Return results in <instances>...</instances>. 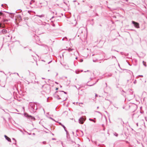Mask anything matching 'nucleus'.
Returning a JSON list of instances; mask_svg holds the SVG:
<instances>
[{
  "label": "nucleus",
  "instance_id": "nucleus-1",
  "mask_svg": "<svg viewBox=\"0 0 147 147\" xmlns=\"http://www.w3.org/2000/svg\"><path fill=\"white\" fill-rule=\"evenodd\" d=\"M36 103V102H30L29 103L28 108L31 112L34 113L36 112L37 109Z\"/></svg>",
  "mask_w": 147,
  "mask_h": 147
},
{
  "label": "nucleus",
  "instance_id": "nucleus-2",
  "mask_svg": "<svg viewBox=\"0 0 147 147\" xmlns=\"http://www.w3.org/2000/svg\"><path fill=\"white\" fill-rule=\"evenodd\" d=\"M86 119V117L85 116L81 117L79 119V122L80 123L83 124Z\"/></svg>",
  "mask_w": 147,
  "mask_h": 147
},
{
  "label": "nucleus",
  "instance_id": "nucleus-3",
  "mask_svg": "<svg viewBox=\"0 0 147 147\" xmlns=\"http://www.w3.org/2000/svg\"><path fill=\"white\" fill-rule=\"evenodd\" d=\"M132 23L135 28H140L139 24V23L133 21H132Z\"/></svg>",
  "mask_w": 147,
  "mask_h": 147
},
{
  "label": "nucleus",
  "instance_id": "nucleus-4",
  "mask_svg": "<svg viewBox=\"0 0 147 147\" xmlns=\"http://www.w3.org/2000/svg\"><path fill=\"white\" fill-rule=\"evenodd\" d=\"M24 115L27 117L28 118L30 119H31L35 120V119L34 117L32 116L31 115H29L27 113H25L24 114Z\"/></svg>",
  "mask_w": 147,
  "mask_h": 147
},
{
  "label": "nucleus",
  "instance_id": "nucleus-5",
  "mask_svg": "<svg viewBox=\"0 0 147 147\" xmlns=\"http://www.w3.org/2000/svg\"><path fill=\"white\" fill-rule=\"evenodd\" d=\"M67 140L69 141V143L70 144H74L75 143L73 141L71 140L70 138L69 137H68V138H67Z\"/></svg>",
  "mask_w": 147,
  "mask_h": 147
},
{
  "label": "nucleus",
  "instance_id": "nucleus-6",
  "mask_svg": "<svg viewBox=\"0 0 147 147\" xmlns=\"http://www.w3.org/2000/svg\"><path fill=\"white\" fill-rule=\"evenodd\" d=\"M4 137L5 138V139L7 140L9 142H11V140L10 138H9V137H8L7 136L5 135L4 136Z\"/></svg>",
  "mask_w": 147,
  "mask_h": 147
},
{
  "label": "nucleus",
  "instance_id": "nucleus-7",
  "mask_svg": "<svg viewBox=\"0 0 147 147\" xmlns=\"http://www.w3.org/2000/svg\"><path fill=\"white\" fill-rule=\"evenodd\" d=\"M54 97L58 99H60L61 98L59 97V96L58 94H54Z\"/></svg>",
  "mask_w": 147,
  "mask_h": 147
},
{
  "label": "nucleus",
  "instance_id": "nucleus-8",
  "mask_svg": "<svg viewBox=\"0 0 147 147\" xmlns=\"http://www.w3.org/2000/svg\"><path fill=\"white\" fill-rule=\"evenodd\" d=\"M2 33L3 34H5L7 32L6 30L5 29H3L1 30Z\"/></svg>",
  "mask_w": 147,
  "mask_h": 147
},
{
  "label": "nucleus",
  "instance_id": "nucleus-9",
  "mask_svg": "<svg viewBox=\"0 0 147 147\" xmlns=\"http://www.w3.org/2000/svg\"><path fill=\"white\" fill-rule=\"evenodd\" d=\"M65 131L66 132V137L67 138H68V137H69V134L68 133V132L66 130V129H65Z\"/></svg>",
  "mask_w": 147,
  "mask_h": 147
},
{
  "label": "nucleus",
  "instance_id": "nucleus-10",
  "mask_svg": "<svg viewBox=\"0 0 147 147\" xmlns=\"http://www.w3.org/2000/svg\"><path fill=\"white\" fill-rule=\"evenodd\" d=\"M59 92H63L65 94H67V92H65L63 91H56L55 93H58V94H59V93H58Z\"/></svg>",
  "mask_w": 147,
  "mask_h": 147
},
{
  "label": "nucleus",
  "instance_id": "nucleus-11",
  "mask_svg": "<svg viewBox=\"0 0 147 147\" xmlns=\"http://www.w3.org/2000/svg\"><path fill=\"white\" fill-rule=\"evenodd\" d=\"M59 125H61L62 127H63V128L64 130H65V129H66V127H65V126L64 125L62 124L61 123H60V122L59 123Z\"/></svg>",
  "mask_w": 147,
  "mask_h": 147
},
{
  "label": "nucleus",
  "instance_id": "nucleus-12",
  "mask_svg": "<svg viewBox=\"0 0 147 147\" xmlns=\"http://www.w3.org/2000/svg\"><path fill=\"white\" fill-rule=\"evenodd\" d=\"M99 80V79H98V80H97L96 81V82L94 83L93 84H92L90 85H88V84H87V86H92L94 85L95 84H96V82H97Z\"/></svg>",
  "mask_w": 147,
  "mask_h": 147
},
{
  "label": "nucleus",
  "instance_id": "nucleus-13",
  "mask_svg": "<svg viewBox=\"0 0 147 147\" xmlns=\"http://www.w3.org/2000/svg\"><path fill=\"white\" fill-rule=\"evenodd\" d=\"M36 16H38V17H40V18H42V17H44V16H45V15L43 14H42L41 15H36Z\"/></svg>",
  "mask_w": 147,
  "mask_h": 147
},
{
  "label": "nucleus",
  "instance_id": "nucleus-14",
  "mask_svg": "<svg viewBox=\"0 0 147 147\" xmlns=\"http://www.w3.org/2000/svg\"><path fill=\"white\" fill-rule=\"evenodd\" d=\"M67 50H68V51L69 52H70V51H72L73 50H74V49H71V48H69V49H67Z\"/></svg>",
  "mask_w": 147,
  "mask_h": 147
},
{
  "label": "nucleus",
  "instance_id": "nucleus-15",
  "mask_svg": "<svg viewBox=\"0 0 147 147\" xmlns=\"http://www.w3.org/2000/svg\"><path fill=\"white\" fill-rule=\"evenodd\" d=\"M119 120L120 121H121V124L122 125H123L124 124V123L123 121H122V120L121 119H120Z\"/></svg>",
  "mask_w": 147,
  "mask_h": 147
},
{
  "label": "nucleus",
  "instance_id": "nucleus-16",
  "mask_svg": "<svg viewBox=\"0 0 147 147\" xmlns=\"http://www.w3.org/2000/svg\"><path fill=\"white\" fill-rule=\"evenodd\" d=\"M12 140H14V141H15V143H13V144H15V145H16V139H15L14 138H12Z\"/></svg>",
  "mask_w": 147,
  "mask_h": 147
},
{
  "label": "nucleus",
  "instance_id": "nucleus-17",
  "mask_svg": "<svg viewBox=\"0 0 147 147\" xmlns=\"http://www.w3.org/2000/svg\"><path fill=\"white\" fill-rule=\"evenodd\" d=\"M89 120H90V121H93V122H94V123H95L96 122V121H94V120L93 119H91L90 118L89 119Z\"/></svg>",
  "mask_w": 147,
  "mask_h": 147
},
{
  "label": "nucleus",
  "instance_id": "nucleus-18",
  "mask_svg": "<svg viewBox=\"0 0 147 147\" xmlns=\"http://www.w3.org/2000/svg\"><path fill=\"white\" fill-rule=\"evenodd\" d=\"M114 136L116 137H117L118 135V134L116 132H115L114 133Z\"/></svg>",
  "mask_w": 147,
  "mask_h": 147
},
{
  "label": "nucleus",
  "instance_id": "nucleus-19",
  "mask_svg": "<svg viewBox=\"0 0 147 147\" xmlns=\"http://www.w3.org/2000/svg\"><path fill=\"white\" fill-rule=\"evenodd\" d=\"M32 2H34V1L33 0H31V1L30 3V5H31L32 4Z\"/></svg>",
  "mask_w": 147,
  "mask_h": 147
},
{
  "label": "nucleus",
  "instance_id": "nucleus-20",
  "mask_svg": "<svg viewBox=\"0 0 147 147\" xmlns=\"http://www.w3.org/2000/svg\"><path fill=\"white\" fill-rule=\"evenodd\" d=\"M143 65L145 66V67H146V63H144V61H143Z\"/></svg>",
  "mask_w": 147,
  "mask_h": 147
},
{
  "label": "nucleus",
  "instance_id": "nucleus-21",
  "mask_svg": "<svg viewBox=\"0 0 147 147\" xmlns=\"http://www.w3.org/2000/svg\"><path fill=\"white\" fill-rule=\"evenodd\" d=\"M0 28H3V26H2L1 24L0 23Z\"/></svg>",
  "mask_w": 147,
  "mask_h": 147
},
{
  "label": "nucleus",
  "instance_id": "nucleus-22",
  "mask_svg": "<svg viewBox=\"0 0 147 147\" xmlns=\"http://www.w3.org/2000/svg\"><path fill=\"white\" fill-rule=\"evenodd\" d=\"M42 143L43 144H46V141H43Z\"/></svg>",
  "mask_w": 147,
  "mask_h": 147
},
{
  "label": "nucleus",
  "instance_id": "nucleus-23",
  "mask_svg": "<svg viewBox=\"0 0 147 147\" xmlns=\"http://www.w3.org/2000/svg\"><path fill=\"white\" fill-rule=\"evenodd\" d=\"M97 60V59H96V60H94L93 59V61L94 62H96V61Z\"/></svg>",
  "mask_w": 147,
  "mask_h": 147
},
{
  "label": "nucleus",
  "instance_id": "nucleus-24",
  "mask_svg": "<svg viewBox=\"0 0 147 147\" xmlns=\"http://www.w3.org/2000/svg\"><path fill=\"white\" fill-rule=\"evenodd\" d=\"M111 51H116L115 50H113V49H111ZM117 51V52H119L118 51Z\"/></svg>",
  "mask_w": 147,
  "mask_h": 147
},
{
  "label": "nucleus",
  "instance_id": "nucleus-25",
  "mask_svg": "<svg viewBox=\"0 0 147 147\" xmlns=\"http://www.w3.org/2000/svg\"><path fill=\"white\" fill-rule=\"evenodd\" d=\"M50 119H52V120H53V121H55V120H54V119H53V118H52V117H50Z\"/></svg>",
  "mask_w": 147,
  "mask_h": 147
},
{
  "label": "nucleus",
  "instance_id": "nucleus-26",
  "mask_svg": "<svg viewBox=\"0 0 147 147\" xmlns=\"http://www.w3.org/2000/svg\"><path fill=\"white\" fill-rule=\"evenodd\" d=\"M3 14L2 12L0 11V15H2Z\"/></svg>",
  "mask_w": 147,
  "mask_h": 147
},
{
  "label": "nucleus",
  "instance_id": "nucleus-27",
  "mask_svg": "<svg viewBox=\"0 0 147 147\" xmlns=\"http://www.w3.org/2000/svg\"><path fill=\"white\" fill-rule=\"evenodd\" d=\"M115 58V59H116V57H115V56H112V58Z\"/></svg>",
  "mask_w": 147,
  "mask_h": 147
},
{
  "label": "nucleus",
  "instance_id": "nucleus-28",
  "mask_svg": "<svg viewBox=\"0 0 147 147\" xmlns=\"http://www.w3.org/2000/svg\"><path fill=\"white\" fill-rule=\"evenodd\" d=\"M75 72L76 74H78L79 73V72H78V71H76Z\"/></svg>",
  "mask_w": 147,
  "mask_h": 147
},
{
  "label": "nucleus",
  "instance_id": "nucleus-29",
  "mask_svg": "<svg viewBox=\"0 0 147 147\" xmlns=\"http://www.w3.org/2000/svg\"><path fill=\"white\" fill-rule=\"evenodd\" d=\"M7 5L6 4H5V7H7Z\"/></svg>",
  "mask_w": 147,
  "mask_h": 147
},
{
  "label": "nucleus",
  "instance_id": "nucleus-30",
  "mask_svg": "<svg viewBox=\"0 0 147 147\" xmlns=\"http://www.w3.org/2000/svg\"><path fill=\"white\" fill-rule=\"evenodd\" d=\"M52 26H55V24H52Z\"/></svg>",
  "mask_w": 147,
  "mask_h": 147
},
{
  "label": "nucleus",
  "instance_id": "nucleus-31",
  "mask_svg": "<svg viewBox=\"0 0 147 147\" xmlns=\"http://www.w3.org/2000/svg\"><path fill=\"white\" fill-rule=\"evenodd\" d=\"M52 61H50V62H49L48 63V64H49Z\"/></svg>",
  "mask_w": 147,
  "mask_h": 147
},
{
  "label": "nucleus",
  "instance_id": "nucleus-32",
  "mask_svg": "<svg viewBox=\"0 0 147 147\" xmlns=\"http://www.w3.org/2000/svg\"><path fill=\"white\" fill-rule=\"evenodd\" d=\"M31 12V11H28V12L29 13H30Z\"/></svg>",
  "mask_w": 147,
  "mask_h": 147
},
{
  "label": "nucleus",
  "instance_id": "nucleus-33",
  "mask_svg": "<svg viewBox=\"0 0 147 147\" xmlns=\"http://www.w3.org/2000/svg\"><path fill=\"white\" fill-rule=\"evenodd\" d=\"M97 96H98V95L97 94H95V97H96Z\"/></svg>",
  "mask_w": 147,
  "mask_h": 147
},
{
  "label": "nucleus",
  "instance_id": "nucleus-34",
  "mask_svg": "<svg viewBox=\"0 0 147 147\" xmlns=\"http://www.w3.org/2000/svg\"><path fill=\"white\" fill-rule=\"evenodd\" d=\"M136 125L137 126V127L138 126V123H136Z\"/></svg>",
  "mask_w": 147,
  "mask_h": 147
},
{
  "label": "nucleus",
  "instance_id": "nucleus-35",
  "mask_svg": "<svg viewBox=\"0 0 147 147\" xmlns=\"http://www.w3.org/2000/svg\"><path fill=\"white\" fill-rule=\"evenodd\" d=\"M52 140H55L56 139L55 138H52Z\"/></svg>",
  "mask_w": 147,
  "mask_h": 147
},
{
  "label": "nucleus",
  "instance_id": "nucleus-36",
  "mask_svg": "<svg viewBox=\"0 0 147 147\" xmlns=\"http://www.w3.org/2000/svg\"><path fill=\"white\" fill-rule=\"evenodd\" d=\"M65 38H67L66 37H64L63 39H63Z\"/></svg>",
  "mask_w": 147,
  "mask_h": 147
},
{
  "label": "nucleus",
  "instance_id": "nucleus-37",
  "mask_svg": "<svg viewBox=\"0 0 147 147\" xmlns=\"http://www.w3.org/2000/svg\"><path fill=\"white\" fill-rule=\"evenodd\" d=\"M58 88H56V90H58Z\"/></svg>",
  "mask_w": 147,
  "mask_h": 147
},
{
  "label": "nucleus",
  "instance_id": "nucleus-38",
  "mask_svg": "<svg viewBox=\"0 0 147 147\" xmlns=\"http://www.w3.org/2000/svg\"><path fill=\"white\" fill-rule=\"evenodd\" d=\"M81 60V62H82V61H83V59H81V60Z\"/></svg>",
  "mask_w": 147,
  "mask_h": 147
},
{
  "label": "nucleus",
  "instance_id": "nucleus-39",
  "mask_svg": "<svg viewBox=\"0 0 147 147\" xmlns=\"http://www.w3.org/2000/svg\"><path fill=\"white\" fill-rule=\"evenodd\" d=\"M105 85H106V87H107V83H105Z\"/></svg>",
  "mask_w": 147,
  "mask_h": 147
},
{
  "label": "nucleus",
  "instance_id": "nucleus-40",
  "mask_svg": "<svg viewBox=\"0 0 147 147\" xmlns=\"http://www.w3.org/2000/svg\"><path fill=\"white\" fill-rule=\"evenodd\" d=\"M139 76L141 77H143V76L142 75H139Z\"/></svg>",
  "mask_w": 147,
  "mask_h": 147
},
{
  "label": "nucleus",
  "instance_id": "nucleus-41",
  "mask_svg": "<svg viewBox=\"0 0 147 147\" xmlns=\"http://www.w3.org/2000/svg\"><path fill=\"white\" fill-rule=\"evenodd\" d=\"M3 6H4V5L3 4H2L1 5V6L2 7H3Z\"/></svg>",
  "mask_w": 147,
  "mask_h": 147
},
{
  "label": "nucleus",
  "instance_id": "nucleus-42",
  "mask_svg": "<svg viewBox=\"0 0 147 147\" xmlns=\"http://www.w3.org/2000/svg\"><path fill=\"white\" fill-rule=\"evenodd\" d=\"M111 76V74H110V75H109V76L110 77V76Z\"/></svg>",
  "mask_w": 147,
  "mask_h": 147
},
{
  "label": "nucleus",
  "instance_id": "nucleus-43",
  "mask_svg": "<svg viewBox=\"0 0 147 147\" xmlns=\"http://www.w3.org/2000/svg\"><path fill=\"white\" fill-rule=\"evenodd\" d=\"M54 17V16H53V17H52V18H51V19H53V18Z\"/></svg>",
  "mask_w": 147,
  "mask_h": 147
},
{
  "label": "nucleus",
  "instance_id": "nucleus-44",
  "mask_svg": "<svg viewBox=\"0 0 147 147\" xmlns=\"http://www.w3.org/2000/svg\"><path fill=\"white\" fill-rule=\"evenodd\" d=\"M2 33L1 32V31L0 32V35L1 34V33Z\"/></svg>",
  "mask_w": 147,
  "mask_h": 147
},
{
  "label": "nucleus",
  "instance_id": "nucleus-45",
  "mask_svg": "<svg viewBox=\"0 0 147 147\" xmlns=\"http://www.w3.org/2000/svg\"><path fill=\"white\" fill-rule=\"evenodd\" d=\"M90 8H92V6H90Z\"/></svg>",
  "mask_w": 147,
  "mask_h": 147
},
{
  "label": "nucleus",
  "instance_id": "nucleus-46",
  "mask_svg": "<svg viewBox=\"0 0 147 147\" xmlns=\"http://www.w3.org/2000/svg\"><path fill=\"white\" fill-rule=\"evenodd\" d=\"M42 78V79H45V78Z\"/></svg>",
  "mask_w": 147,
  "mask_h": 147
},
{
  "label": "nucleus",
  "instance_id": "nucleus-47",
  "mask_svg": "<svg viewBox=\"0 0 147 147\" xmlns=\"http://www.w3.org/2000/svg\"><path fill=\"white\" fill-rule=\"evenodd\" d=\"M78 59V57H76V59Z\"/></svg>",
  "mask_w": 147,
  "mask_h": 147
},
{
  "label": "nucleus",
  "instance_id": "nucleus-48",
  "mask_svg": "<svg viewBox=\"0 0 147 147\" xmlns=\"http://www.w3.org/2000/svg\"><path fill=\"white\" fill-rule=\"evenodd\" d=\"M66 100V99H65V100H63V101H65V100Z\"/></svg>",
  "mask_w": 147,
  "mask_h": 147
},
{
  "label": "nucleus",
  "instance_id": "nucleus-49",
  "mask_svg": "<svg viewBox=\"0 0 147 147\" xmlns=\"http://www.w3.org/2000/svg\"><path fill=\"white\" fill-rule=\"evenodd\" d=\"M76 0L74 1H73V2H76Z\"/></svg>",
  "mask_w": 147,
  "mask_h": 147
},
{
  "label": "nucleus",
  "instance_id": "nucleus-50",
  "mask_svg": "<svg viewBox=\"0 0 147 147\" xmlns=\"http://www.w3.org/2000/svg\"><path fill=\"white\" fill-rule=\"evenodd\" d=\"M97 112L99 113H100V112L99 111H97Z\"/></svg>",
  "mask_w": 147,
  "mask_h": 147
},
{
  "label": "nucleus",
  "instance_id": "nucleus-51",
  "mask_svg": "<svg viewBox=\"0 0 147 147\" xmlns=\"http://www.w3.org/2000/svg\"><path fill=\"white\" fill-rule=\"evenodd\" d=\"M81 132H82V134H83V132L82 131H81Z\"/></svg>",
  "mask_w": 147,
  "mask_h": 147
},
{
  "label": "nucleus",
  "instance_id": "nucleus-52",
  "mask_svg": "<svg viewBox=\"0 0 147 147\" xmlns=\"http://www.w3.org/2000/svg\"><path fill=\"white\" fill-rule=\"evenodd\" d=\"M20 12H21V11H22V10H20Z\"/></svg>",
  "mask_w": 147,
  "mask_h": 147
},
{
  "label": "nucleus",
  "instance_id": "nucleus-53",
  "mask_svg": "<svg viewBox=\"0 0 147 147\" xmlns=\"http://www.w3.org/2000/svg\"><path fill=\"white\" fill-rule=\"evenodd\" d=\"M90 80H92V78H90Z\"/></svg>",
  "mask_w": 147,
  "mask_h": 147
},
{
  "label": "nucleus",
  "instance_id": "nucleus-54",
  "mask_svg": "<svg viewBox=\"0 0 147 147\" xmlns=\"http://www.w3.org/2000/svg\"><path fill=\"white\" fill-rule=\"evenodd\" d=\"M46 3H47V4H48L47 1H46Z\"/></svg>",
  "mask_w": 147,
  "mask_h": 147
},
{
  "label": "nucleus",
  "instance_id": "nucleus-55",
  "mask_svg": "<svg viewBox=\"0 0 147 147\" xmlns=\"http://www.w3.org/2000/svg\"><path fill=\"white\" fill-rule=\"evenodd\" d=\"M98 108H99V107H97V109H98Z\"/></svg>",
  "mask_w": 147,
  "mask_h": 147
},
{
  "label": "nucleus",
  "instance_id": "nucleus-56",
  "mask_svg": "<svg viewBox=\"0 0 147 147\" xmlns=\"http://www.w3.org/2000/svg\"><path fill=\"white\" fill-rule=\"evenodd\" d=\"M31 50H31V49H30V51H31Z\"/></svg>",
  "mask_w": 147,
  "mask_h": 147
},
{
  "label": "nucleus",
  "instance_id": "nucleus-57",
  "mask_svg": "<svg viewBox=\"0 0 147 147\" xmlns=\"http://www.w3.org/2000/svg\"><path fill=\"white\" fill-rule=\"evenodd\" d=\"M16 13H18V12H17V11H16Z\"/></svg>",
  "mask_w": 147,
  "mask_h": 147
},
{
  "label": "nucleus",
  "instance_id": "nucleus-58",
  "mask_svg": "<svg viewBox=\"0 0 147 147\" xmlns=\"http://www.w3.org/2000/svg\"><path fill=\"white\" fill-rule=\"evenodd\" d=\"M17 74L18 75H19L18 74V73H17Z\"/></svg>",
  "mask_w": 147,
  "mask_h": 147
},
{
  "label": "nucleus",
  "instance_id": "nucleus-59",
  "mask_svg": "<svg viewBox=\"0 0 147 147\" xmlns=\"http://www.w3.org/2000/svg\"><path fill=\"white\" fill-rule=\"evenodd\" d=\"M55 83H56V84H57V82H55Z\"/></svg>",
  "mask_w": 147,
  "mask_h": 147
},
{
  "label": "nucleus",
  "instance_id": "nucleus-60",
  "mask_svg": "<svg viewBox=\"0 0 147 147\" xmlns=\"http://www.w3.org/2000/svg\"><path fill=\"white\" fill-rule=\"evenodd\" d=\"M78 5H79V3H78Z\"/></svg>",
  "mask_w": 147,
  "mask_h": 147
},
{
  "label": "nucleus",
  "instance_id": "nucleus-61",
  "mask_svg": "<svg viewBox=\"0 0 147 147\" xmlns=\"http://www.w3.org/2000/svg\"><path fill=\"white\" fill-rule=\"evenodd\" d=\"M83 1V2H84V1Z\"/></svg>",
  "mask_w": 147,
  "mask_h": 147
},
{
  "label": "nucleus",
  "instance_id": "nucleus-62",
  "mask_svg": "<svg viewBox=\"0 0 147 147\" xmlns=\"http://www.w3.org/2000/svg\"><path fill=\"white\" fill-rule=\"evenodd\" d=\"M60 87H61L62 86H60Z\"/></svg>",
  "mask_w": 147,
  "mask_h": 147
},
{
  "label": "nucleus",
  "instance_id": "nucleus-63",
  "mask_svg": "<svg viewBox=\"0 0 147 147\" xmlns=\"http://www.w3.org/2000/svg\"><path fill=\"white\" fill-rule=\"evenodd\" d=\"M52 134V135H54V134Z\"/></svg>",
  "mask_w": 147,
  "mask_h": 147
},
{
  "label": "nucleus",
  "instance_id": "nucleus-64",
  "mask_svg": "<svg viewBox=\"0 0 147 147\" xmlns=\"http://www.w3.org/2000/svg\"><path fill=\"white\" fill-rule=\"evenodd\" d=\"M57 75H58V74H57Z\"/></svg>",
  "mask_w": 147,
  "mask_h": 147
}]
</instances>
